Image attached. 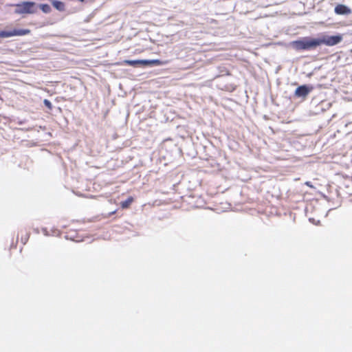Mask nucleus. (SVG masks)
<instances>
[{"label": "nucleus", "instance_id": "obj_1", "mask_svg": "<svg viewBox=\"0 0 352 352\" xmlns=\"http://www.w3.org/2000/svg\"><path fill=\"white\" fill-rule=\"evenodd\" d=\"M293 46L298 50H309L319 46L318 38H305L293 42Z\"/></svg>", "mask_w": 352, "mask_h": 352}, {"label": "nucleus", "instance_id": "obj_2", "mask_svg": "<svg viewBox=\"0 0 352 352\" xmlns=\"http://www.w3.org/2000/svg\"><path fill=\"white\" fill-rule=\"evenodd\" d=\"M13 6L15 7L14 13L17 14H34L36 11V3L32 1H23Z\"/></svg>", "mask_w": 352, "mask_h": 352}, {"label": "nucleus", "instance_id": "obj_3", "mask_svg": "<svg viewBox=\"0 0 352 352\" xmlns=\"http://www.w3.org/2000/svg\"><path fill=\"white\" fill-rule=\"evenodd\" d=\"M342 38L340 35L336 36H322L320 38H318L319 46L322 44H324L327 46H333L338 44Z\"/></svg>", "mask_w": 352, "mask_h": 352}, {"label": "nucleus", "instance_id": "obj_4", "mask_svg": "<svg viewBox=\"0 0 352 352\" xmlns=\"http://www.w3.org/2000/svg\"><path fill=\"white\" fill-rule=\"evenodd\" d=\"M31 32L29 29H14L12 31H0V38H8L15 36H24Z\"/></svg>", "mask_w": 352, "mask_h": 352}, {"label": "nucleus", "instance_id": "obj_5", "mask_svg": "<svg viewBox=\"0 0 352 352\" xmlns=\"http://www.w3.org/2000/svg\"><path fill=\"white\" fill-rule=\"evenodd\" d=\"M30 233L25 228H21L18 232L17 239L20 240L23 245L26 244L30 238Z\"/></svg>", "mask_w": 352, "mask_h": 352}, {"label": "nucleus", "instance_id": "obj_6", "mask_svg": "<svg viewBox=\"0 0 352 352\" xmlns=\"http://www.w3.org/2000/svg\"><path fill=\"white\" fill-rule=\"evenodd\" d=\"M312 87L307 85L299 86L295 91V96L297 97H306L312 90Z\"/></svg>", "mask_w": 352, "mask_h": 352}, {"label": "nucleus", "instance_id": "obj_7", "mask_svg": "<svg viewBox=\"0 0 352 352\" xmlns=\"http://www.w3.org/2000/svg\"><path fill=\"white\" fill-rule=\"evenodd\" d=\"M334 11L337 14H349L351 13V10L342 4H338L335 7Z\"/></svg>", "mask_w": 352, "mask_h": 352}, {"label": "nucleus", "instance_id": "obj_8", "mask_svg": "<svg viewBox=\"0 0 352 352\" xmlns=\"http://www.w3.org/2000/svg\"><path fill=\"white\" fill-rule=\"evenodd\" d=\"M165 63H166V62L162 61L159 59L144 60V65H162Z\"/></svg>", "mask_w": 352, "mask_h": 352}, {"label": "nucleus", "instance_id": "obj_9", "mask_svg": "<svg viewBox=\"0 0 352 352\" xmlns=\"http://www.w3.org/2000/svg\"><path fill=\"white\" fill-rule=\"evenodd\" d=\"M144 60H126L124 61V63L126 65L130 66H137V65H144Z\"/></svg>", "mask_w": 352, "mask_h": 352}, {"label": "nucleus", "instance_id": "obj_10", "mask_svg": "<svg viewBox=\"0 0 352 352\" xmlns=\"http://www.w3.org/2000/svg\"><path fill=\"white\" fill-rule=\"evenodd\" d=\"M52 4L56 10L59 11H63L65 10V4L60 1L52 0Z\"/></svg>", "mask_w": 352, "mask_h": 352}, {"label": "nucleus", "instance_id": "obj_11", "mask_svg": "<svg viewBox=\"0 0 352 352\" xmlns=\"http://www.w3.org/2000/svg\"><path fill=\"white\" fill-rule=\"evenodd\" d=\"M133 200L134 199L132 197H129L125 201H122L120 203V206H121L122 208H123V209L129 208L130 207L131 204L133 203Z\"/></svg>", "mask_w": 352, "mask_h": 352}, {"label": "nucleus", "instance_id": "obj_12", "mask_svg": "<svg viewBox=\"0 0 352 352\" xmlns=\"http://www.w3.org/2000/svg\"><path fill=\"white\" fill-rule=\"evenodd\" d=\"M40 8L45 13H49L51 12V8L48 4H41Z\"/></svg>", "mask_w": 352, "mask_h": 352}, {"label": "nucleus", "instance_id": "obj_13", "mask_svg": "<svg viewBox=\"0 0 352 352\" xmlns=\"http://www.w3.org/2000/svg\"><path fill=\"white\" fill-rule=\"evenodd\" d=\"M43 103L47 107L48 109H52V104L50 100H48L47 99H45Z\"/></svg>", "mask_w": 352, "mask_h": 352}, {"label": "nucleus", "instance_id": "obj_14", "mask_svg": "<svg viewBox=\"0 0 352 352\" xmlns=\"http://www.w3.org/2000/svg\"><path fill=\"white\" fill-rule=\"evenodd\" d=\"M305 184L311 188H314V186L312 185L311 182L307 181L305 183Z\"/></svg>", "mask_w": 352, "mask_h": 352}]
</instances>
